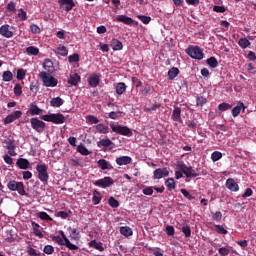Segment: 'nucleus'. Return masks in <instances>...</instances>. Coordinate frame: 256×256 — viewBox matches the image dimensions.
<instances>
[{"mask_svg":"<svg viewBox=\"0 0 256 256\" xmlns=\"http://www.w3.org/2000/svg\"><path fill=\"white\" fill-rule=\"evenodd\" d=\"M39 77L42 80L44 87H57L59 83L57 78L45 71L40 72Z\"/></svg>","mask_w":256,"mask_h":256,"instance_id":"1","label":"nucleus"},{"mask_svg":"<svg viewBox=\"0 0 256 256\" xmlns=\"http://www.w3.org/2000/svg\"><path fill=\"white\" fill-rule=\"evenodd\" d=\"M36 171L38 173V179L43 183L44 185H47L49 183V172L47 164H38L36 166Z\"/></svg>","mask_w":256,"mask_h":256,"instance_id":"2","label":"nucleus"},{"mask_svg":"<svg viewBox=\"0 0 256 256\" xmlns=\"http://www.w3.org/2000/svg\"><path fill=\"white\" fill-rule=\"evenodd\" d=\"M178 169L182 171V173L185 174V177L187 179H193L195 177H199V172H197L193 167L191 166H186L185 163H178L177 165Z\"/></svg>","mask_w":256,"mask_h":256,"instance_id":"3","label":"nucleus"},{"mask_svg":"<svg viewBox=\"0 0 256 256\" xmlns=\"http://www.w3.org/2000/svg\"><path fill=\"white\" fill-rule=\"evenodd\" d=\"M9 191H17L22 197L27 195L25 191V184L23 182H17L16 180H10L7 184Z\"/></svg>","mask_w":256,"mask_h":256,"instance_id":"4","label":"nucleus"},{"mask_svg":"<svg viewBox=\"0 0 256 256\" xmlns=\"http://www.w3.org/2000/svg\"><path fill=\"white\" fill-rule=\"evenodd\" d=\"M187 55L191 57L192 59H197L198 61H201L205 54L203 51H201V48L199 46H190L186 49Z\"/></svg>","mask_w":256,"mask_h":256,"instance_id":"5","label":"nucleus"},{"mask_svg":"<svg viewBox=\"0 0 256 256\" xmlns=\"http://www.w3.org/2000/svg\"><path fill=\"white\" fill-rule=\"evenodd\" d=\"M110 127L113 133H117L118 135H124L125 137L133 136V132L127 126L111 124Z\"/></svg>","mask_w":256,"mask_h":256,"instance_id":"6","label":"nucleus"},{"mask_svg":"<svg viewBox=\"0 0 256 256\" xmlns=\"http://www.w3.org/2000/svg\"><path fill=\"white\" fill-rule=\"evenodd\" d=\"M115 180L113 178L106 176L104 178L98 179L94 182V185L96 187H101L102 189H107V187H111V185H114Z\"/></svg>","mask_w":256,"mask_h":256,"instance_id":"7","label":"nucleus"},{"mask_svg":"<svg viewBox=\"0 0 256 256\" xmlns=\"http://www.w3.org/2000/svg\"><path fill=\"white\" fill-rule=\"evenodd\" d=\"M30 123L32 129H34V131H37V133H43L45 131V122L39 120V118H31Z\"/></svg>","mask_w":256,"mask_h":256,"instance_id":"8","label":"nucleus"},{"mask_svg":"<svg viewBox=\"0 0 256 256\" xmlns=\"http://www.w3.org/2000/svg\"><path fill=\"white\" fill-rule=\"evenodd\" d=\"M22 115H23V112H21L20 110H16L13 113H11L10 115H8L3 120V123H4V125H9L10 123H13V121H17V119H21Z\"/></svg>","mask_w":256,"mask_h":256,"instance_id":"9","label":"nucleus"},{"mask_svg":"<svg viewBox=\"0 0 256 256\" xmlns=\"http://www.w3.org/2000/svg\"><path fill=\"white\" fill-rule=\"evenodd\" d=\"M163 177H169V169L166 167L158 168L153 172V179H163Z\"/></svg>","mask_w":256,"mask_h":256,"instance_id":"10","label":"nucleus"},{"mask_svg":"<svg viewBox=\"0 0 256 256\" xmlns=\"http://www.w3.org/2000/svg\"><path fill=\"white\" fill-rule=\"evenodd\" d=\"M9 24H4L0 27V35L6 39H11L13 37V31L10 29Z\"/></svg>","mask_w":256,"mask_h":256,"instance_id":"11","label":"nucleus"},{"mask_svg":"<svg viewBox=\"0 0 256 256\" xmlns=\"http://www.w3.org/2000/svg\"><path fill=\"white\" fill-rule=\"evenodd\" d=\"M172 121H176L177 123H183V119L181 118V108L175 106L171 115Z\"/></svg>","mask_w":256,"mask_h":256,"instance_id":"12","label":"nucleus"},{"mask_svg":"<svg viewBox=\"0 0 256 256\" xmlns=\"http://www.w3.org/2000/svg\"><path fill=\"white\" fill-rule=\"evenodd\" d=\"M226 187L229 189V191L237 192L239 191V184L235 182V179L233 178H228L226 180Z\"/></svg>","mask_w":256,"mask_h":256,"instance_id":"13","label":"nucleus"},{"mask_svg":"<svg viewBox=\"0 0 256 256\" xmlns=\"http://www.w3.org/2000/svg\"><path fill=\"white\" fill-rule=\"evenodd\" d=\"M43 69L47 71L46 73L52 74L55 72V66L53 65V61L51 59H45L43 62Z\"/></svg>","mask_w":256,"mask_h":256,"instance_id":"14","label":"nucleus"},{"mask_svg":"<svg viewBox=\"0 0 256 256\" xmlns=\"http://www.w3.org/2000/svg\"><path fill=\"white\" fill-rule=\"evenodd\" d=\"M97 165H98L99 169H102V171H107V170L113 169V165H111V163H109L105 159L98 160Z\"/></svg>","mask_w":256,"mask_h":256,"instance_id":"15","label":"nucleus"},{"mask_svg":"<svg viewBox=\"0 0 256 256\" xmlns=\"http://www.w3.org/2000/svg\"><path fill=\"white\" fill-rule=\"evenodd\" d=\"M16 165L22 170H27L31 166V163L25 158H18L16 161Z\"/></svg>","mask_w":256,"mask_h":256,"instance_id":"16","label":"nucleus"},{"mask_svg":"<svg viewBox=\"0 0 256 256\" xmlns=\"http://www.w3.org/2000/svg\"><path fill=\"white\" fill-rule=\"evenodd\" d=\"M110 47L113 49V51H121L123 50V42L119 41L117 38H113L110 41Z\"/></svg>","mask_w":256,"mask_h":256,"instance_id":"17","label":"nucleus"},{"mask_svg":"<svg viewBox=\"0 0 256 256\" xmlns=\"http://www.w3.org/2000/svg\"><path fill=\"white\" fill-rule=\"evenodd\" d=\"M241 109H243V111H245V109H247V107H245V104L243 102L239 101L238 105L232 109V116L239 117V115L241 114Z\"/></svg>","mask_w":256,"mask_h":256,"instance_id":"18","label":"nucleus"},{"mask_svg":"<svg viewBox=\"0 0 256 256\" xmlns=\"http://www.w3.org/2000/svg\"><path fill=\"white\" fill-rule=\"evenodd\" d=\"M52 123L55 125H61L65 123V116L61 113L52 114Z\"/></svg>","mask_w":256,"mask_h":256,"instance_id":"19","label":"nucleus"},{"mask_svg":"<svg viewBox=\"0 0 256 256\" xmlns=\"http://www.w3.org/2000/svg\"><path fill=\"white\" fill-rule=\"evenodd\" d=\"M59 5H66L65 11L69 12L75 7V2L73 0H58Z\"/></svg>","mask_w":256,"mask_h":256,"instance_id":"20","label":"nucleus"},{"mask_svg":"<svg viewBox=\"0 0 256 256\" xmlns=\"http://www.w3.org/2000/svg\"><path fill=\"white\" fill-rule=\"evenodd\" d=\"M131 161H133V159L129 156H121L116 158V163L117 165H129V163H131Z\"/></svg>","mask_w":256,"mask_h":256,"instance_id":"21","label":"nucleus"},{"mask_svg":"<svg viewBox=\"0 0 256 256\" xmlns=\"http://www.w3.org/2000/svg\"><path fill=\"white\" fill-rule=\"evenodd\" d=\"M100 79H99V75L97 74H93L89 79H88V83L90 87H98L99 83H100Z\"/></svg>","mask_w":256,"mask_h":256,"instance_id":"22","label":"nucleus"},{"mask_svg":"<svg viewBox=\"0 0 256 256\" xmlns=\"http://www.w3.org/2000/svg\"><path fill=\"white\" fill-rule=\"evenodd\" d=\"M79 81H81V76L79 74L74 73L70 75V79H68L69 85H79Z\"/></svg>","mask_w":256,"mask_h":256,"instance_id":"23","label":"nucleus"},{"mask_svg":"<svg viewBox=\"0 0 256 256\" xmlns=\"http://www.w3.org/2000/svg\"><path fill=\"white\" fill-rule=\"evenodd\" d=\"M116 20H118L120 23H125V25H132L133 23V18L125 15H118Z\"/></svg>","mask_w":256,"mask_h":256,"instance_id":"24","label":"nucleus"},{"mask_svg":"<svg viewBox=\"0 0 256 256\" xmlns=\"http://www.w3.org/2000/svg\"><path fill=\"white\" fill-rule=\"evenodd\" d=\"M120 233L124 237H131L133 235V229L129 226H122L120 227Z\"/></svg>","mask_w":256,"mask_h":256,"instance_id":"25","label":"nucleus"},{"mask_svg":"<svg viewBox=\"0 0 256 256\" xmlns=\"http://www.w3.org/2000/svg\"><path fill=\"white\" fill-rule=\"evenodd\" d=\"M232 249L233 248L231 246L226 245V246L219 248L218 253L220 256H228V255H230Z\"/></svg>","mask_w":256,"mask_h":256,"instance_id":"26","label":"nucleus"},{"mask_svg":"<svg viewBox=\"0 0 256 256\" xmlns=\"http://www.w3.org/2000/svg\"><path fill=\"white\" fill-rule=\"evenodd\" d=\"M165 186L167 187L168 191H173L175 187H177V183L175 182L174 178H168L165 181Z\"/></svg>","mask_w":256,"mask_h":256,"instance_id":"27","label":"nucleus"},{"mask_svg":"<svg viewBox=\"0 0 256 256\" xmlns=\"http://www.w3.org/2000/svg\"><path fill=\"white\" fill-rule=\"evenodd\" d=\"M101 199H103V197H101V192L94 190L92 197L93 205H99V203H101Z\"/></svg>","mask_w":256,"mask_h":256,"instance_id":"28","label":"nucleus"},{"mask_svg":"<svg viewBox=\"0 0 256 256\" xmlns=\"http://www.w3.org/2000/svg\"><path fill=\"white\" fill-rule=\"evenodd\" d=\"M206 63L211 69H216V67H219V61H217V58L213 56L208 58Z\"/></svg>","mask_w":256,"mask_h":256,"instance_id":"29","label":"nucleus"},{"mask_svg":"<svg viewBox=\"0 0 256 256\" xmlns=\"http://www.w3.org/2000/svg\"><path fill=\"white\" fill-rule=\"evenodd\" d=\"M113 145V141L109 138L101 139L97 142V147H111Z\"/></svg>","mask_w":256,"mask_h":256,"instance_id":"30","label":"nucleus"},{"mask_svg":"<svg viewBox=\"0 0 256 256\" xmlns=\"http://www.w3.org/2000/svg\"><path fill=\"white\" fill-rule=\"evenodd\" d=\"M63 103H65V101L62 100L61 97L52 98L50 101L51 107H61V105H63Z\"/></svg>","mask_w":256,"mask_h":256,"instance_id":"31","label":"nucleus"},{"mask_svg":"<svg viewBox=\"0 0 256 256\" xmlns=\"http://www.w3.org/2000/svg\"><path fill=\"white\" fill-rule=\"evenodd\" d=\"M238 45L241 47V49H247V47L251 46V41H249L247 38H240L238 40Z\"/></svg>","mask_w":256,"mask_h":256,"instance_id":"32","label":"nucleus"},{"mask_svg":"<svg viewBox=\"0 0 256 256\" xmlns=\"http://www.w3.org/2000/svg\"><path fill=\"white\" fill-rule=\"evenodd\" d=\"M125 91H127V85H125V83L120 82L116 85L117 95H123V93H125Z\"/></svg>","mask_w":256,"mask_h":256,"instance_id":"33","label":"nucleus"},{"mask_svg":"<svg viewBox=\"0 0 256 256\" xmlns=\"http://www.w3.org/2000/svg\"><path fill=\"white\" fill-rule=\"evenodd\" d=\"M177 75H179V68H177V67H172L168 71V79H170L171 81H173V79H175V77H177Z\"/></svg>","mask_w":256,"mask_h":256,"instance_id":"34","label":"nucleus"},{"mask_svg":"<svg viewBox=\"0 0 256 256\" xmlns=\"http://www.w3.org/2000/svg\"><path fill=\"white\" fill-rule=\"evenodd\" d=\"M89 247H93L94 249H97V251H105V248H103V244L98 243L96 240L90 241Z\"/></svg>","mask_w":256,"mask_h":256,"instance_id":"35","label":"nucleus"},{"mask_svg":"<svg viewBox=\"0 0 256 256\" xmlns=\"http://www.w3.org/2000/svg\"><path fill=\"white\" fill-rule=\"evenodd\" d=\"M41 113H43V110H41V108H39L37 105H35V104L30 105V114L31 115H41Z\"/></svg>","mask_w":256,"mask_h":256,"instance_id":"36","label":"nucleus"},{"mask_svg":"<svg viewBox=\"0 0 256 256\" xmlns=\"http://www.w3.org/2000/svg\"><path fill=\"white\" fill-rule=\"evenodd\" d=\"M56 53L62 57H67V55H69V50H67V47L65 46H59L56 48Z\"/></svg>","mask_w":256,"mask_h":256,"instance_id":"37","label":"nucleus"},{"mask_svg":"<svg viewBox=\"0 0 256 256\" xmlns=\"http://www.w3.org/2000/svg\"><path fill=\"white\" fill-rule=\"evenodd\" d=\"M77 151L80 153V155H91L89 149H87V147H85L83 144L77 146Z\"/></svg>","mask_w":256,"mask_h":256,"instance_id":"38","label":"nucleus"},{"mask_svg":"<svg viewBox=\"0 0 256 256\" xmlns=\"http://www.w3.org/2000/svg\"><path fill=\"white\" fill-rule=\"evenodd\" d=\"M96 131H98L100 134L106 135V133H109V127L105 126L104 124H98L96 125Z\"/></svg>","mask_w":256,"mask_h":256,"instance_id":"39","label":"nucleus"},{"mask_svg":"<svg viewBox=\"0 0 256 256\" xmlns=\"http://www.w3.org/2000/svg\"><path fill=\"white\" fill-rule=\"evenodd\" d=\"M2 81H5V82L13 81V72L4 71L2 75Z\"/></svg>","mask_w":256,"mask_h":256,"instance_id":"40","label":"nucleus"},{"mask_svg":"<svg viewBox=\"0 0 256 256\" xmlns=\"http://www.w3.org/2000/svg\"><path fill=\"white\" fill-rule=\"evenodd\" d=\"M26 53L28 55L37 56V55H39V48H37L35 46H30V47L26 48Z\"/></svg>","mask_w":256,"mask_h":256,"instance_id":"41","label":"nucleus"},{"mask_svg":"<svg viewBox=\"0 0 256 256\" xmlns=\"http://www.w3.org/2000/svg\"><path fill=\"white\" fill-rule=\"evenodd\" d=\"M14 95L16 97H21L23 95V87L21 86V84H15Z\"/></svg>","mask_w":256,"mask_h":256,"instance_id":"42","label":"nucleus"},{"mask_svg":"<svg viewBox=\"0 0 256 256\" xmlns=\"http://www.w3.org/2000/svg\"><path fill=\"white\" fill-rule=\"evenodd\" d=\"M222 157H223V154L219 151H214L211 154V159H212L213 163H217V161H219Z\"/></svg>","mask_w":256,"mask_h":256,"instance_id":"43","label":"nucleus"},{"mask_svg":"<svg viewBox=\"0 0 256 256\" xmlns=\"http://www.w3.org/2000/svg\"><path fill=\"white\" fill-rule=\"evenodd\" d=\"M207 104V98L203 97V96H198L196 98V106L197 107H203V105Z\"/></svg>","mask_w":256,"mask_h":256,"instance_id":"44","label":"nucleus"},{"mask_svg":"<svg viewBox=\"0 0 256 256\" xmlns=\"http://www.w3.org/2000/svg\"><path fill=\"white\" fill-rule=\"evenodd\" d=\"M214 227H215L216 233H219L220 235H227L229 233L227 229L223 227V225H215Z\"/></svg>","mask_w":256,"mask_h":256,"instance_id":"45","label":"nucleus"},{"mask_svg":"<svg viewBox=\"0 0 256 256\" xmlns=\"http://www.w3.org/2000/svg\"><path fill=\"white\" fill-rule=\"evenodd\" d=\"M38 217L42 221H53V218H51V216H49V214H47V212H39Z\"/></svg>","mask_w":256,"mask_h":256,"instance_id":"46","label":"nucleus"},{"mask_svg":"<svg viewBox=\"0 0 256 256\" xmlns=\"http://www.w3.org/2000/svg\"><path fill=\"white\" fill-rule=\"evenodd\" d=\"M17 17L19 18V21H27V12L23 9H19Z\"/></svg>","mask_w":256,"mask_h":256,"instance_id":"47","label":"nucleus"},{"mask_svg":"<svg viewBox=\"0 0 256 256\" xmlns=\"http://www.w3.org/2000/svg\"><path fill=\"white\" fill-rule=\"evenodd\" d=\"M108 205H110L112 209H117V207H119V201H117V199L114 197H110L108 199Z\"/></svg>","mask_w":256,"mask_h":256,"instance_id":"48","label":"nucleus"},{"mask_svg":"<svg viewBox=\"0 0 256 256\" xmlns=\"http://www.w3.org/2000/svg\"><path fill=\"white\" fill-rule=\"evenodd\" d=\"M181 193L186 199H188V201H193V199H195V196L191 195V193L185 188L181 189Z\"/></svg>","mask_w":256,"mask_h":256,"instance_id":"49","label":"nucleus"},{"mask_svg":"<svg viewBox=\"0 0 256 256\" xmlns=\"http://www.w3.org/2000/svg\"><path fill=\"white\" fill-rule=\"evenodd\" d=\"M212 213V220L213 221H217V223H219V221H221V219H223V213L221 212H211Z\"/></svg>","mask_w":256,"mask_h":256,"instance_id":"50","label":"nucleus"},{"mask_svg":"<svg viewBox=\"0 0 256 256\" xmlns=\"http://www.w3.org/2000/svg\"><path fill=\"white\" fill-rule=\"evenodd\" d=\"M231 107H233L231 104L225 103V102L218 105L219 111H229V109H231Z\"/></svg>","mask_w":256,"mask_h":256,"instance_id":"51","label":"nucleus"},{"mask_svg":"<svg viewBox=\"0 0 256 256\" xmlns=\"http://www.w3.org/2000/svg\"><path fill=\"white\" fill-rule=\"evenodd\" d=\"M43 251L46 255H53V253H55V248L52 245H46Z\"/></svg>","mask_w":256,"mask_h":256,"instance_id":"52","label":"nucleus"},{"mask_svg":"<svg viewBox=\"0 0 256 256\" xmlns=\"http://www.w3.org/2000/svg\"><path fill=\"white\" fill-rule=\"evenodd\" d=\"M80 56L77 53H74L73 55H70L68 57L69 63H79Z\"/></svg>","mask_w":256,"mask_h":256,"instance_id":"53","label":"nucleus"},{"mask_svg":"<svg viewBox=\"0 0 256 256\" xmlns=\"http://www.w3.org/2000/svg\"><path fill=\"white\" fill-rule=\"evenodd\" d=\"M64 245H65V247H67V249H70V251H77L79 249V246L71 243V241H69V240L67 242H65Z\"/></svg>","mask_w":256,"mask_h":256,"instance_id":"54","label":"nucleus"},{"mask_svg":"<svg viewBox=\"0 0 256 256\" xmlns=\"http://www.w3.org/2000/svg\"><path fill=\"white\" fill-rule=\"evenodd\" d=\"M4 143L6 144V149H11V148L15 147V140H13L11 138L5 139Z\"/></svg>","mask_w":256,"mask_h":256,"instance_id":"55","label":"nucleus"},{"mask_svg":"<svg viewBox=\"0 0 256 256\" xmlns=\"http://www.w3.org/2000/svg\"><path fill=\"white\" fill-rule=\"evenodd\" d=\"M16 78L18 81H23V79H25V70L23 68L17 70Z\"/></svg>","mask_w":256,"mask_h":256,"instance_id":"56","label":"nucleus"},{"mask_svg":"<svg viewBox=\"0 0 256 256\" xmlns=\"http://www.w3.org/2000/svg\"><path fill=\"white\" fill-rule=\"evenodd\" d=\"M87 121H89V123H91L92 125H97V123H99V118L95 117L93 115H89L86 117Z\"/></svg>","mask_w":256,"mask_h":256,"instance_id":"57","label":"nucleus"},{"mask_svg":"<svg viewBox=\"0 0 256 256\" xmlns=\"http://www.w3.org/2000/svg\"><path fill=\"white\" fill-rule=\"evenodd\" d=\"M182 233H184L185 237H191V227L189 225L183 226Z\"/></svg>","mask_w":256,"mask_h":256,"instance_id":"58","label":"nucleus"},{"mask_svg":"<svg viewBox=\"0 0 256 256\" xmlns=\"http://www.w3.org/2000/svg\"><path fill=\"white\" fill-rule=\"evenodd\" d=\"M17 4L13 1H10L8 4H7V9L8 11H12V12H15L17 11Z\"/></svg>","mask_w":256,"mask_h":256,"instance_id":"59","label":"nucleus"},{"mask_svg":"<svg viewBox=\"0 0 256 256\" xmlns=\"http://www.w3.org/2000/svg\"><path fill=\"white\" fill-rule=\"evenodd\" d=\"M52 241H55V243H58V245H65V240H63L61 236H53Z\"/></svg>","mask_w":256,"mask_h":256,"instance_id":"60","label":"nucleus"},{"mask_svg":"<svg viewBox=\"0 0 256 256\" xmlns=\"http://www.w3.org/2000/svg\"><path fill=\"white\" fill-rule=\"evenodd\" d=\"M27 253L30 256H41V253H37V250H35L33 247H29Z\"/></svg>","mask_w":256,"mask_h":256,"instance_id":"61","label":"nucleus"},{"mask_svg":"<svg viewBox=\"0 0 256 256\" xmlns=\"http://www.w3.org/2000/svg\"><path fill=\"white\" fill-rule=\"evenodd\" d=\"M166 233L169 237L175 235V228L173 226H166Z\"/></svg>","mask_w":256,"mask_h":256,"instance_id":"62","label":"nucleus"},{"mask_svg":"<svg viewBox=\"0 0 256 256\" xmlns=\"http://www.w3.org/2000/svg\"><path fill=\"white\" fill-rule=\"evenodd\" d=\"M71 239H74L75 241H79V232H77V229H72V232L70 233Z\"/></svg>","mask_w":256,"mask_h":256,"instance_id":"63","label":"nucleus"},{"mask_svg":"<svg viewBox=\"0 0 256 256\" xmlns=\"http://www.w3.org/2000/svg\"><path fill=\"white\" fill-rule=\"evenodd\" d=\"M57 217H60L61 219H67L69 217V213L65 211H59L56 213Z\"/></svg>","mask_w":256,"mask_h":256,"instance_id":"64","label":"nucleus"}]
</instances>
